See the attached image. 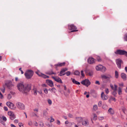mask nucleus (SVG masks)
Instances as JSON below:
<instances>
[{
    "instance_id": "nucleus-1",
    "label": "nucleus",
    "mask_w": 127,
    "mask_h": 127,
    "mask_svg": "<svg viewBox=\"0 0 127 127\" xmlns=\"http://www.w3.org/2000/svg\"><path fill=\"white\" fill-rule=\"evenodd\" d=\"M18 90L23 93L29 92L31 89L30 85L27 83L22 82L18 83L17 86Z\"/></svg>"
},
{
    "instance_id": "nucleus-2",
    "label": "nucleus",
    "mask_w": 127,
    "mask_h": 127,
    "mask_svg": "<svg viewBox=\"0 0 127 127\" xmlns=\"http://www.w3.org/2000/svg\"><path fill=\"white\" fill-rule=\"evenodd\" d=\"M33 72L31 70H28L25 73V75L27 79L31 78L33 76Z\"/></svg>"
},
{
    "instance_id": "nucleus-3",
    "label": "nucleus",
    "mask_w": 127,
    "mask_h": 127,
    "mask_svg": "<svg viewBox=\"0 0 127 127\" xmlns=\"http://www.w3.org/2000/svg\"><path fill=\"white\" fill-rule=\"evenodd\" d=\"M68 27L69 30L71 31V32H76L78 31V30H76L77 29V27L73 24H71L70 25H68Z\"/></svg>"
},
{
    "instance_id": "nucleus-4",
    "label": "nucleus",
    "mask_w": 127,
    "mask_h": 127,
    "mask_svg": "<svg viewBox=\"0 0 127 127\" xmlns=\"http://www.w3.org/2000/svg\"><path fill=\"white\" fill-rule=\"evenodd\" d=\"M16 105L17 108L19 109L22 110L25 109V105L21 103L18 102L16 103Z\"/></svg>"
},
{
    "instance_id": "nucleus-5",
    "label": "nucleus",
    "mask_w": 127,
    "mask_h": 127,
    "mask_svg": "<svg viewBox=\"0 0 127 127\" xmlns=\"http://www.w3.org/2000/svg\"><path fill=\"white\" fill-rule=\"evenodd\" d=\"M5 84L8 89H11L13 88V85L11 81H9L7 82Z\"/></svg>"
},
{
    "instance_id": "nucleus-6",
    "label": "nucleus",
    "mask_w": 127,
    "mask_h": 127,
    "mask_svg": "<svg viewBox=\"0 0 127 127\" xmlns=\"http://www.w3.org/2000/svg\"><path fill=\"white\" fill-rule=\"evenodd\" d=\"M82 84L88 87L91 84V82L89 81L87 79H86L82 81L81 82Z\"/></svg>"
},
{
    "instance_id": "nucleus-7",
    "label": "nucleus",
    "mask_w": 127,
    "mask_h": 127,
    "mask_svg": "<svg viewBox=\"0 0 127 127\" xmlns=\"http://www.w3.org/2000/svg\"><path fill=\"white\" fill-rule=\"evenodd\" d=\"M7 105L10 109L15 110V109L16 107L15 106L13 103L12 102H7L6 103Z\"/></svg>"
},
{
    "instance_id": "nucleus-8",
    "label": "nucleus",
    "mask_w": 127,
    "mask_h": 127,
    "mask_svg": "<svg viewBox=\"0 0 127 127\" xmlns=\"http://www.w3.org/2000/svg\"><path fill=\"white\" fill-rule=\"evenodd\" d=\"M116 64L118 68L120 69L121 68V65L123 64V62L121 59H118L116 60Z\"/></svg>"
},
{
    "instance_id": "nucleus-9",
    "label": "nucleus",
    "mask_w": 127,
    "mask_h": 127,
    "mask_svg": "<svg viewBox=\"0 0 127 127\" xmlns=\"http://www.w3.org/2000/svg\"><path fill=\"white\" fill-rule=\"evenodd\" d=\"M8 114L9 116V118L12 120H13L16 118L14 115V113L11 111H10L8 112Z\"/></svg>"
},
{
    "instance_id": "nucleus-10",
    "label": "nucleus",
    "mask_w": 127,
    "mask_h": 127,
    "mask_svg": "<svg viewBox=\"0 0 127 127\" xmlns=\"http://www.w3.org/2000/svg\"><path fill=\"white\" fill-rule=\"evenodd\" d=\"M52 78H53V79L55 81H56L59 83H63V82L62 80L59 77H57L56 76L55 77H54L53 76L52 77Z\"/></svg>"
},
{
    "instance_id": "nucleus-11",
    "label": "nucleus",
    "mask_w": 127,
    "mask_h": 127,
    "mask_svg": "<svg viewBox=\"0 0 127 127\" xmlns=\"http://www.w3.org/2000/svg\"><path fill=\"white\" fill-rule=\"evenodd\" d=\"M101 77L103 79H107L109 80V79L112 78V76L109 74L107 75L106 76L105 75H102Z\"/></svg>"
},
{
    "instance_id": "nucleus-12",
    "label": "nucleus",
    "mask_w": 127,
    "mask_h": 127,
    "mask_svg": "<svg viewBox=\"0 0 127 127\" xmlns=\"http://www.w3.org/2000/svg\"><path fill=\"white\" fill-rule=\"evenodd\" d=\"M125 50H118L115 51V53L117 54H119L120 55H124Z\"/></svg>"
},
{
    "instance_id": "nucleus-13",
    "label": "nucleus",
    "mask_w": 127,
    "mask_h": 127,
    "mask_svg": "<svg viewBox=\"0 0 127 127\" xmlns=\"http://www.w3.org/2000/svg\"><path fill=\"white\" fill-rule=\"evenodd\" d=\"M95 60L94 58L90 57L88 60V62L90 64H93L95 63Z\"/></svg>"
},
{
    "instance_id": "nucleus-14",
    "label": "nucleus",
    "mask_w": 127,
    "mask_h": 127,
    "mask_svg": "<svg viewBox=\"0 0 127 127\" xmlns=\"http://www.w3.org/2000/svg\"><path fill=\"white\" fill-rule=\"evenodd\" d=\"M101 97L103 100H106L108 99V95H105L104 92H102L101 94Z\"/></svg>"
},
{
    "instance_id": "nucleus-15",
    "label": "nucleus",
    "mask_w": 127,
    "mask_h": 127,
    "mask_svg": "<svg viewBox=\"0 0 127 127\" xmlns=\"http://www.w3.org/2000/svg\"><path fill=\"white\" fill-rule=\"evenodd\" d=\"M46 82L47 84L50 86L52 87L54 86L52 80H46Z\"/></svg>"
},
{
    "instance_id": "nucleus-16",
    "label": "nucleus",
    "mask_w": 127,
    "mask_h": 127,
    "mask_svg": "<svg viewBox=\"0 0 127 127\" xmlns=\"http://www.w3.org/2000/svg\"><path fill=\"white\" fill-rule=\"evenodd\" d=\"M65 62H63V63H59L58 64H55V66H56L55 68L56 69H57V67H61L62 66H64L65 65Z\"/></svg>"
},
{
    "instance_id": "nucleus-17",
    "label": "nucleus",
    "mask_w": 127,
    "mask_h": 127,
    "mask_svg": "<svg viewBox=\"0 0 127 127\" xmlns=\"http://www.w3.org/2000/svg\"><path fill=\"white\" fill-rule=\"evenodd\" d=\"M82 125L85 126H88L89 124L88 120L87 119L85 121H83L82 122Z\"/></svg>"
},
{
    "instance_id": "nucleus-18",
    "label": "nucleus",
    "mask_w": 127,
    "mask_h": 127,
    "mask_svg": "<svg viewBox=\"0 0 127 127\" xmlns=\"http://www.w3.org/2000/svg\"><path fill=\"white\" fill-rule=\"evenodd\" d=\"M85 72L86 73H87L90 76H92L93 75V72L92 71H89L88 70H85Z\"/></svg>"
},
{
    "instance_id": "nucleus-19",
    "label": "nucleus",
    "mask_w": 127,
    "mask_h": 127,
    "mask_svg": "<svg viewBox=\"0 0 127 127\" xmlns=\"http://www.w3.org/2000/svg\"><path fill=\"white\" fill-rule=\"evenodd\" d=\"M102 67V66L101 65H99L95 67L96 70L97 71L100 70L101 71V68Z\"/></svg>"
},
{
    "instance_id": "nucleus-20",
    "label": "nucleus",
    "mask_w": 127,
    "mask_h": 127,
    "mask_svg": "<svg viewBox=\"0 0 127 127\" xmlns=\"http://www.w3.org/2000/svg\"><path fill=\"white\" fill-rule=\"evenodd\" d=\"M121 77L122 78L123 80H126V75L124 73H121Z\"/></svg>"
},
{
    "instance_id": "nucleus-21",
    "label": "nucleus",
    "mask_w": 127,
    "mask_h": 127,
    "mask_svg": "<svg viewBox=\"0 0 127 127\" xmlns=\"http://www.w3.org/2000/svg\"><path fill=\"white\" fill-rule=\"evenodd\" d=\"M71 79L72 80V82L74 84L77 85H80V84L79 82L76 81L75 79L71 78Z\"/></svg>"
},
{
    "instance_id": "nucleus-22",
    "label": "nucleus",
    "mask_w": 127,
    "mask_h": 127,
    "mask_svg": "<svg viewBox=\"0 0 127 127\" xmlns=\"http://www.w3.org/2000/svg\"><path fill=\"white\" fill-rule=\"evenodd\" d=\"M65 74H66L67 76H68L70 75V72L69 71H68L66 73H63V74H59L58 75L60 76H62L64 75Z\"/></svg>"
},
{
    "instance_id": "nucleus-23",
    "label": "nucleus",
    "mask_w": 127,
    "mask_h": 127,
    "mask_svg": "<svg viewBox=\"0 0 127 127\" xmlns=\"http://www.w3.org/2000/svg\"><path fill=\"white\" fill-rule=\"evenodd\" d=\"M40 76L44 78H48L49 77L48 76L42 73H40Z\"/></svg>"
},
{
    "instance_id": "nucleus-24",
    "label": "nucleus",
    "mask_w": 127,
    "mask_h": 127,
    "mask_svg": "<svg viewBox=\"0 0 127 127\" xmlns=\"http://www.w3.org/2000/svg\"><path fill=\"white\" fill-rule=\"evenodd\" d=\"M67 70V69L66 68H63L61 69V71L60 72L59 74H62L65 72Z\"/></svg>"
},
{
    "instance_id": "nucleus-25",
    "label": "nucleus",
    "mask_w": 127,
    "mask_h": 127,
    "mask_svg": "<svg viewBox=\"0 0 127 127\" xmlns=\"http://www.w3.org/2000/svg\"><path fill=\"white\" fill-rule=\"evenodd\" d=\"M108 112L111 114H113L114 113V110L111 108H110L108 110Z\"/></svg>"
},
{
    "instance_id": "nucleus-26",
    "label": "nucleus",
    "mask_w": 127,
    "mask_h": 127,
    "mask_svg": "<svg viewBox=\"0 0 127 127\" xmlns=\"http://www.w3.org/2000/svg\"><path fill=\"white\" fill-rule=\"evenodd\" d=\"M49 91H50L52 93H55L56 91V89L54 88H53L52 89H49L48 90Z\"/></svg>"
},
{
    "instance_id": "nucleus-27",
    "label": "nucleus",
    "mask_w": 127,
    "mask_h": 127,
    "mask_svg": "<svg viewBox=\"0 0 127 127\" xmlns=\"http://www.w3.org/2000/svg\"><path fill=\"white\" fill-rule=\"evenodd\" d=\"M77 121L79 122H82L83 120L82 118L81 117H77L76 118Z\"/></svg>"
},
{
    "instance_id": "nucleus-28",
    "label": "nucleus",
    "mask_w": 127,
    "mask_h": 127,
    "mask_svg": "<svg viewBox=\"0 0 127 127\" xmlns=\"http://www.w3.org/2000/svg\"><path fill=\"white\" fill-rule=\"evenodd\" d=\"M53 71V70H52L49 71H47V72H46V74H48L49 75H52Z\"/></svg>"
},
{
    "instance_id": "nucleus-29",
    "label": "nucleus",
    "mask_w": 127,
    "mask_h": 127,
    "mask_svg": "<svg viewBox=\"0 0 127 127\" xmlns=\"http://www.w3.org/2000/svg\"><path fill=\"white\" fill-rule=\"evenodd\" d=\"M106 70V68L102 66V68H101V71L103 72H104Z\"/></svg>"
},
{
    "instance_id": "nucleus-30",
    "label": "nucleus",
    "mask_w": 127,
    "mask_h": 127,
    "mask_svg": "<svg viewBox=\"0 0 127 127\" xmlns=\"http://www.w3.org/2000/svg\"><path fill=\"white\" fill-rule=\"evenodd\" d=\"M115 77L116 78H118L119 76L118 72L117 71H115Z\"/></svg>"
},
{
    "instance_id": "nucleus-31",
    "label": "nucleus",
    "mask_w": 127,
    "mask_h": 127,
    "mask_svg": "<svg viewBox=\"0 0 127 127\" xmlns=\"http://www.w3.org/2000/svg\"><path fill=\"white\" fill-rule=\"evenodd\" d=\"M118 92L119 95H121L122 94V89L120 87L118 88Z\"/></svg>"
},
{
    "instance_id": "nucleus-32",
    "label": "nucleus",
    "mask_w": 127,
    "mask_h": 127,
    "mask_svg": "<svg viewBox=\"0 0 127 127\" xmlns=\"http://www.w3.org/2000/svg\"><path fill=\"white\" fill-rule=\"evenodd\" d=\"M74 74L76 75H79L80 74V72L78 70H76L75 71Z\"/></svg>"
},
{
    "instance_id": "nucleus-33",
    "label": "nucleus",
    "mask_w": 127,
    "mask_h": 127,
    "mask_svg": "<svg viewBox=\"0 0 127 127\" xmlns=\"http://www.w3.org/2000/svg\"><path fill=\"white\" fill-rule=\"evenodd\" d=\"M43 114L44 116H46L48 114L47 111L46 110H44L43 112Z\"/></svg>"
},
{
    "instance_id": "nucleus-34",
    "label": "nucleus",
    "mask_w": 127,
    "mask_h": 127,
    "mask_svg": "<svg viewBox=\"0 0 127 127\" xmlns=\"http://www.w3.org/2000/svg\"><path fill=\"white\" fill-rule=\"evenodd\" d=\"M98 108V107L97 105H95L93 106V109L95 111L97 110Z\"/></svg>"
},
{
    "instance_id": "nucleus-35",
    "label": "nucleus",
    "mask_w": 127,
    "mask_h": 127,
    "mask_svg": "<svg viewBox=\"0 0 127 127\" xmlns=\"http://www.w3.org/2000/svg\"><path fill=\"white\" fill-rule=\"evenodd\" d=\"M12 97V96L10 94H9L7 96V98L8 99H10Z\"/></svg>"
},
{
    "instance_id": "nucleus-36",
    "label": "nucleus",
    "mask_w": 127,
    "mask_h": 127,
    "mask_svg": "<svg viewBox=\"0 0 127 127\" xmlns=\"http://www.w3.org/2000/svg\"><path fill=\"white\" fill-rule=\"evenodd\" d=\"M96 58L98 61L100 62L101 61V60L100 59V57L99 56H96Z\"/></svg>"
},
{
    "instance_id": "nucleus-37",
    "label": "nucleus",
    "mask_w": 127,
    "mask_h": 127,
    "mask_svg": "<svg viewBox=\"0 0 127 127\" xmlns=\"http://www.w3.org/2000/svg\"><path fill=\"white\" fill-rule=\"evenodd\" d=\"M97 116L95 114H94V117L93 118V119L94 120H95L97 119Z\"/></svg>"
},
{
    "instance_id": "nucleus-38",
    "label": "nucleus",
    "mask_w": 127,
    "mask_h": 127,
    "mask_svg": "<svg viewBox=\"0 0 127 127\" xmlns=\"http://www.w3.org/2000/svg\"><path fill=\"white\" fill-rule=\"evenodd\" d=\"M0 123H1L3 125H5V123L4 122L2 121L1 118V117H0Z\"/></svg>"
},
{
    "instance_id": "nucleus-39",
    "label": "nucleus",
    "mask_w": 127,
    "mask_h": 127,
    "mask_svg": "<svg viewBox=\"0 0 127 127\" xmlns=\"http://www.w3.org/2000/svg\"><path fill=\"white\" fill-rule=\"evenodd\" d=\"M1 118L2 120H3L4 122L6 121L7 120L6 117L4 116H2Z\"/></svg>"
},
{
    "instance_id": "nucleus-40",
    "label": "nucleus",
    "mask_w": 127,
    "mask_h": 127,
    "mask_svg": "<svg viewBox=\"0 0 127 127\" xmlns=\"http://www.w3.org/2000/svg\"><path fill=\"white\" fill-rule=\"evenodd\" d=\"M124 39L125 41H127V33H126L124 36Z\"/></svg>"
},
{
    "instance_id": "nucleus-41",
    "label": "nucleus",
    "mask_w": 127,
    "mask_h": 127,
    "mask_svg": "<svg viewBox=\"0 0 127 127\" xmlns=\"http://www.w3.org/2000/svg\"><path fill=\"white\" fill-rule=\"evenodd\" d=\"M117 93L116 91L114 90L113 92L112 93V94L114 96H115Z\"/></svg>"
},
{
    "instance_id": "nucleus-42",
    "label": "nucleus",
    "mask_w": 127,
    "mask_h": 127,
    "mask_svg": "<svg viewBox=\"0 0 127 127\" xmlns=\"http://www.w3.org/2000/svg\"><path fill=\"white\" fill-rule=\"evenodd\" d=\"M105 91L107 94H108L109 92L108 89V88H106L105 89Z\"/></svg>"
},
{
    "instance_id": "nucleus-43",
    "label": "nucleus",
    "mask_w": 127,
    "mask_h": 127,
    "mask_svg": "<svg viewBox=\"0 0 127 127\" xmlns=\"http://www.w3.org/2000/svg\"><path fill=\"white\" fill-rule=\"evenodd\" d=\"M102 102L101 101H100L98 103V105L99 107H100L101 106Z\"/></svg>"
},
{
    "instance_id": "nucleus-44",
    "label": "nucleus",
    "mask_w": 127,
    "mask_h": 127,
    "mask_svg": "<svg viewBox=\"0 0 127 127\" xmlns=\"http://www.w3.org/2000/svg\"><path fill=\"white\" fill-rule=\"evenodd\" d=\"M111 98V99L112 100H113L115 102L116 101V100L115 98V97H113L112 96H111L110 97Z\"/></svg>"
},
{
    "instance_id": "nucleus-45",
    "label": "nucleus",
    "mask_w": 127,
    "mask_h": 127,
    "mask_svg": "<svg viewBox=\"0 0 127 127\" xmlns=\"http://www.w3.org/2000/svg\"><path fill=\"white\" fill-rule=\"evenodd\" d=\"M18 125L20 127H21V126H23V124L21 123H19Z\"/></svg>"
},
{
    "instance_id": "nucleus-46",
    "label": "nucleus",
    "mask_w": 127,
    "mask_h": 127,
    "mask_svg": "<svg viewBox=\"0 0 127 127\" xmlns=\"http://www.w3.org/2000/svg\"><path fill=\"white\" fill-rule=\"evenodd\" d=\"M44 92L45 93L47 94L48 93V90L47 89H45L44 90Z\"/></svg>"
},
{
    "instance_id": "nucleus-47",
    "label": "nucleus",
    "mask_w": 127,
    "mask_h": 127,
    "mask_svg": "<svg viewBox=\"0 0 127 127\" xmlns=\"http://www.w3.org/2000/svg\"><path fill=\"white\" fill-rule=\"evenodd\" d=\"M48 103L50 104H51L52 103L51 100L50 99H48Z\"/></svg>"
},
{
    "instance_id": "nucleus-48",
    "label": "nucleus",
    "mask_w": 127,
    "mask_h": 127,
    "mask_svg": "<svg viewBox=\"0 0 127 127\" xmlns=\"http://www.w3.org/2000/svg\"><path fill=\"white\" fill-rule=\"evenodd\" d=\"M39 125L41 127H42L44 126V124L42 122H41Z\"/></svg>"
},
{
    "instance_id": "nucleus-49",
    "label": "nucleus",
    "mask_w": 127,
    "mask_h": 127,
    "mask_svg": "<svg viewBox=\"0 0 127 127\" xmlns=\"http://www.w3.org/2000/svg\"><path fill=\"white\" fill-rule=\"evenodd\" d=\"M114 86H115V88L114 90L116 91L117 90L118 87L117 85H114Z\"/></svg>"
},
{
    "instance_id": "nucleus-50",
    "label": "nucleus",
    "mask_w": 127,
    "mask_h": 127,
    "mask_svg": "<svg viewBox=\"0 0 127 127\" xmlns=\"http://www.w3.org/2000/svg\"><path fill=\"white\" fill-rule=\"evenodd\" d=\"M81 73L82 76L83 77L84 76V75L83 73V71L82 70L81 71Z\"/></svg>"
},
{
    "instance_id": "nucleus-51",
    "label": "nucleus",
    "mask_w": 127,
    "mask_h": 127,
    "mask_svg": "<svg viewBox=\"0 0 127 127\" xmlns=\"http://www.w3.org/2000/svg\"><path fill=\"white\" fill-rule=\"evenodd\" d=\"M54 121V119L52 117H51V120L50 121L51 122H52Z\"/></svg>"
},
{
    "instance_id": "nucleus-52",
    "label": "nucleus",
    "mask_w": 127,
    "mask_h": 127,
    "mask_svg": "<svg viewBox=\"0 0 127 127\" xmlns=\"http://www.w3.org/2000/svg\"><path fill=\"white\" fill-rule=\"evenodd\" d=\"M68 116L70 118H72L73 117L72 115L69 114H68Z\"/></svg>"
},
{
    "instance_id": "nucleus-53",
    "label": "nucleus",
    "mask_w": 127,
    "mask_h": 127,
    "mask_svg": "<svg viewBox=\"0 0 127 127\" xmlns=\"http://www.w3.org/2000/svg\"><path fill=\"white\" fill-rule=\"evenodd\" d=\"M124 55H125L127 57V52L125 51Z\"/></svg>"
},
{
    "instance_id": "nucleus-54",
    "label": "nucleus",
    "mask_w": 127,
    "mask_h": 127,
    "mask_svg": "<svg viewBox=\"0 0 127 127\" xmlns=\"http://www.w3.org/2000/svg\"><path fill=\"white\" fill-rule=\"evenodd\" d=\"M95 84H97L98 85H99L100 84V83L98 81H95Z\"/></svg>"
},
{
    "instance_id": "nucleus-55",
    "label": "nucleus",
    "mask_w": 127,
    "mask_h": 127,
    "mask_svg": "<svg viewBox=\"0 0 127 127\" xmlns=\"http://www.w3.org/2000/svg\"><path fill=\"white\" fill-rule=\"evenodd\" d=\"M21 68H20L19 69L21 71V74H23L24 72L23 71L21 70Z\"/></svg>"
},
{
    "instance_id": "nucleus-56",
    "label": "nucleus",
    "mask_w": 127,
    "mask_h": 127,
    "mask_svg": "<svg viewBox=\"0 0 127 127\" xmlns=\"http://www.w3.org/2000/svg\"><path fill=\"white\" fill-rule=\"evenodd\" d=\"M28 124L29 126H31L32 125V122H31V121L29 122H28Z\"/></svg>"
},
{
    "instance_id": "nucleus-57",
    "label": "nucleus",
    "mask_w": 127,
    "mask_h": 127,
    "mask_svg": "<svg viewBox=\"0 0 127 127\" xmlns=\"http://www.w3.org/2000/svg\"><path fill=\"white\" fill-rule=\"evenodd\" d=\"M110 87L112 90L114 89V87L113 85L112 84H110Z\"/></svg>"
},
{
    "instance_id": "nucleus-58",
    "label": "nucleus",
    "mask_w": 127,
    "mask_h": 127,
    "mask_svg": "<svg viewBox=\"0 0 127 127\" xmlns=\"http://www.w3.org/2000/svg\"><path fill=\"white\" fill-rule=\"evenodd\" d=\"M34 94L35 95H37V92L36 90H34Z\"/></svg>"
},
{
    "instance_id": "nucleus-59",
    "label": "nucleus",
    "mask_w": 127,
    "mask_h": 127,
    "mask_svg": "<svg viewBox=\"0 0 127 127\" xmlns=\"http://www.w3.org/2000/svg\"><path fill=\"white\" fill-rule=\"evenodd\" d=\"M4 110L6 111H7L8 110L7 108L6 107H4Z\"/></svg>"
},
{
    "instance_id": "nucleus-60",
    "label": "nucleus",
    "mask_w": 127,
    "mask_h": 127,
    "mask_svg": "<svg viewBox=\"0 0 127 127\" xmlns=\"http://www.w3.org/2000/svg\"><path fill=\"white\" fill-rule=\"evenodd\" d=\"M18 120L17 119H15L14 121V122L15 123H17L18 122Z\"/></svg>"
},
{
    "instance_id": "nucleus-61",
    "label": "nucleus",
    "mask_w": 127,
    "mask_h": 127,
    "mask_svg": "<svg viewBox=\"0 0 127 127\" xmlns=\"http://www.w3.org/2000/svg\"><path fill=\"white\" fill-rule=\"evenodd\" d=\"M57 124L58 125H60V121L59 120H57Z\"/></svg>"
},
{
    "instance_id": "nucleus-62",
    "label": "nucleus",
    "mask_w": 127,
    "mask_h": 127,
    "mask_svg": "<svg viewBox=\"0 0 127 127\" xmlns=\"http://www.w3.org/2000/svg\"><path fill=\"white\" fill-rule=\"evenodd\" d=\"M36 73L37 75H38V76H40V72H38V71H37V72H36Z\"/></svg>"
},
{
    "instance_id": "nucleus-63",
    "label": "nucleus",
    "mask_w": 127,
    "mask_h": 127,
    "mask_svg": "<svg viewBox=\"0 0 127 127\" xmlns=\"http://www.w3.org/2000/svg\"><path fill=\"white\" fill-rule=\"evenodd\" d=\"M5 88H4L3 89H1V91L3 93H4L5 92Z\"/></svg>"
},
{
    "instance_id": "nucleus-64",
    "label": "nucleus",
    "mask_w": 127,
    "mask_h": 127,
    "mask_svg": "<svg viewBox=\"0 0 127 127\" xmlns=\"http://www.w3.org/2000/svg\"><path fill=\"white\" fill-rule=\"evenodd\" d=\"M33 111H36L37 112H38V108H36L35 109H33Z\"/></svg>"
}]
</instances>
